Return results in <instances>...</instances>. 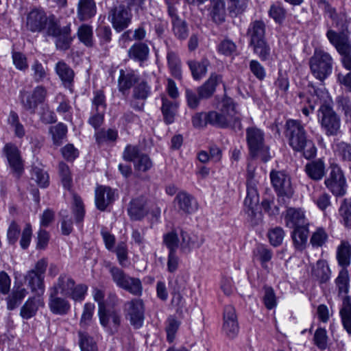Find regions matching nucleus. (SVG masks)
<instances>
[{"label":"nucleus","mask_w":351,"mask_h":351,"mask_svg":"<svg viewBox=\"0 0 351 351\" xmlns=\"http://www.w3.org/2000/svg\"><path fill=\"white\" fill-rule=\"evenodd\" d=\"M24 24L26 29L31 32L45 31L47 35L55 37L56 45L59 49H67L72 41L70 25L60 28L54 18L48 17L43 10H32L27 14Z\"/></svg>","instance_id":"nucleus-1"},{"label":"nucleus","mask_w":351,"mask_h":351,"mask_svg":"<svg viewBox=\"0 0 351 351\" xmlns=\"http://www.w3.org/2000/svg\"><path fill=\"white\" fill-rule=\"evenodd\" d=\"M217 111L195 114L192 123L195 128H202L208 123L219 128L240 125L241 114L238 105L229 97H223L216 105Z\"/></svg>","instance_id":"nucleus-2"},{"label":"nucleus","mask_w":351,"mask_h":351,"mask_svg":"<svg viewBox=\"0 0 351 351\" xmlns=\"http://www.w3.org/2000/svg\"><path fill=\"white\" fill-rule=\"evenodd\" d=\"M320 99L321 106L317 113V120L322 130L327 136H337L340 133L341 120L333 110L332 98L325 88H317L313 96Z\"/></svg>","instance_id":"nucleus-3"},{"label":"nucleus","mask_w":351,"mask_h":351,"mask_svg":"<svg viewBox=\"0 0 351 351\" xmlns=\"http://www.w3.org/2000/svg\"><path fill=\"white\" fill-rule=\"evenodd\" d=\"M285 136L294 151L303 152L306 159L315 157L317 149L312 141L306 139L304 128L299 121L292 119L287 121Z\"/></svg>","instance_id":"nucleus-4"},{"label":"nucleus","mask_w":351,"mask_h":351,"mask_svg":"<svg viewBox=\"0 0 351 351\" xmlns=\"http://www.w3.org/2000/svg\"><path fill=\"white\" fill-rule=\"evenodd\" d=\"M88 287L84 284H76L68 274H62L49 287L48 292L68 297L75 302H82L87 294Z\"/></svg>","instance_id":"nucleus-5"},{"label":"nucleus","mask_w":351,"mask_h":351,"mask_svg":"<svg viewBox=\"0 0 351 351\" xmlns=\"http://www.w3.org/2000/svg\"><path fill=\"white\" fill-rule=\"evenodd\" d=\"M332 63L333 59L328 52L316 47L309 61L311 71L316 79L323 81L332 73Z\"/></svg>","instance_id":"nucleus-6"},{"label":"nucleus","mask_w":351,"mask_h":351,"mask_svg":"<svg viewBox=\"0 0 351 351\" xmlns=\"http://www.w3.org/2000/svg\"><path fill=\"white\" fill-rule=\"evenodd\" d=\"M324 184L335 196H343L346 194L348 187L346 178L339 165H330V173L324 180Z\"/></svg>","instance_id":"nucleus-7"},{"label":"nucleus","mask_w":351,"mask_h":351,"mask_svg":"<svg viewBox=\"0 0 351 351\" xmlns=\"http://www.w3.org/2000/svg\"><path fill=\"white\" fill-rule=\"evenodd\" d=\"M113 282L116 285L133 295H141L143 287L139 279L126 275L118 267H112L110 270Z\"/></svg>","instance_id":"nucleus-8"},{"label":"nucleus","mask_w":351,"mask_h":351,"mask_svg":"<svg viewBox=\"0 0 351 351\" xmlns=\"http://www.w3.org/2000/svg\"><path fill=\"white\" fill-rule=\"evenodd\" d=\"M247 140L250 152L254 156H260L265 162L269 159L268 147L264 145L263 132L260 129L254 127L248 128Z\"/></svg>","instance_id":"nucleus-9"},{"label":"nucleus","mask_w":351,"mask_h":351,"mask_svg":"<svg viewBox=\"0 0 351 351\" xmlns=\"http://www.w3.org/2000/svg\"><path fill=\"white\" fill-rule=\"evenodd\" d=\"M271 184L276 191L280 201L286 203L293 194L289 177L283 171H272L270 173Z\"/></svg>","instance_id":"nucleus-10"},{"label":"nucleus","mask_w":351,"mask_h":351,"mask_svg":"<svg viewBox=\"0 0 351 351\" xmlns=\"http://www.w3.org/2000/svg\"><path fill=\"white\" fill-rule=\"evenodd\" d=\"M126 318L135 328H140L144 322V306L141 300L135 299L125 304Z\"/></svg>","instance_id":"nucleus-11"},{"label":"nucleus","mask_w":351,"mask_h":351,"mask_svg":"<svg viewBox=\"0 0 351 351\" xmlns=\"http://www.w3.org/2000/svg\"><path fill=\"white\" fill-rule=\"evenodd\" d=\"M3 152L12 173L15 176L20 177L23 173L24 165L19 149L16 145L8 143L5 145Z\"/></svg>","instance_id":"nucleus-12"},{"label":"nucleus","mask_w":351,"mask_h":351,"mask_svg":"<svg viewBox=\"0 0 351 351\" xmlns=\"http://www.w3.org/2000/svg\"><path fill=\"white\" fill-rule=\"evenodd\" d=\"M47 95V89L43 86H38L32 92L23 93L21 101L26 109L34 111L45 101Z\"/></svg>","instance_id":"nucleus-13"},{"label":"nucleus","mask_w":351,"mask_h":351,"mask_svg":"<svg viewBox=\"0 0 351 351\" xmlns=\"http://www.w3.org/2000/svg\"><path fill=\"white\" fill-rule=\"evenodd\" d=\"M98 315L100 324L107 332L113 334L117 331L121 322L120 316L117 312L100 308L98 309Z\"/></svg>","instance_id":"nucleus-14"},{"label":"nucleus","mask_w":351,"mask_h":351,"mask_svg":"<svg viewBox=\"0 0 351 351\" xmlns=\"http://www.w3.org/2000/svg\"><path fill=\"white\" fill-rule=\"evenodd\" d=\"M48 307L51 313L57 315H67L71 308L68 297L48 292Z\"/></svg>","instance_id":"nucleus-15"},{"label":"nucleus","mask_w":351,"mask_h":351,"mask_svg":"<svg viewBox=\"0 0 351 351\" xmlns=\"http://www.w3.org/2000/svg\"><path fill=\"white\" fill-rule=\"evenodd\" d=\"M222 330L230 339L234 338L239 332V324L235 309L232 306H227L224 308Z\"/></svg>","instance_id":"nucleus-16"},{"label":"nucleus","mask_w":351,"mask_h":351,"mask_svg":"<svg viewBox=\"0 0 351 351\" xmlns=\"http://www.w3.org/2000/svg\"><path fill=\"white\" fill-rule=\"evenodd\" d=\"M109 19L114 29L117 32H121L131 23L132 15L128 9L124 6H119L112 10Z\"/></svg>","instance_id":"nucleus-17"},{"label":"nucleus","mask_w":351,"mask_h":351,"mask_svg":"<svg viewBox=\"0 0 351 351\" xmlns=\"http://www.w3.org/2000/svg\"><path fill=\"white\" fill-rule=\"evenodd\" d=\"M117 195L111 188L100 185L95 191V202L96 207L100 210H104L107 206L114 202Z\"/></svg>","instance_id":"nucleus-18"},{"label":"nucleus","mask_w":351,"mask_h":351,"mask_svg":"<svg viewBox=\"0 0 351 351\" xmlns=\"http://www.w3.org/2000/svg\"><path fill=\"white\" fill-rule=\"evenodd\" d=\"M285 222L287 227L292 229L309 226L305 211L301 208H288L285 215Z\"/></svg>","instance_id":"nucleus-19"},{"label":"nucleus","mask_w":351,"mask_h":351,"mask_svg":"<svg viewBox=\"0 0 351 351\" xmlns=\"http://www.w3.org/2000/svg\"><path fill=\"white\" fill-rule=\"evenodd\" d=\"M326 36L339 54L343 56L351 53V44L346 34H337L332 30H329Z\"/></svg>","instance_id":"nucleus-20"},{"label":"nucleus","mask_w":351,"mask_h":351,"mask_svg":"<svg viewBox=\"0 0 351 351\" xmlns=\"http://www.w3.org/2000/svg\"><path fill=\"white\" fill-rule=\"evenodd\" d=\"M27 294V291L24 288L22 282H19L17 277H16L12 291L6 299L8 309L13 310L16 308Z\"/></svg>","instance_id":"nucleus-21"},{"label":"nucleus","mask_w":351,"mask_h":351,"mask_svg":"<svg viewBox=\"0 0 351 351\" xmlns=\"http://www.w3.org/2000/svg\"><path fill=\"white\" fill-rule=\"evenodd\" d=\"M175 206L179 210L184 213H192L197 208V203L194 199L188 193L184 192L179 193L175 198Z\"/></svg>","instance_id":"nucleus-22"},{"label":"nucleus","mask_w":351,"mask_h":351,"mask_svg":"<svg viewBox=\"0 0 351 351\" xmlns=\"http://www.w3.org/2000/svg\"><path fill=\"white\" fill-rule=\"evenodd\" d=\"M45 302L40 297L28 298L21 308L20 315L25 319L34 317L40 307H43Z\"/></svg>","instance_id":"nucleus-23"},{"label":"nucleus","mask_w":351,"mask_h":351,"mask_svg":"<svg viewBox=\"0 0 351 351\" xmlns=\"http://www.w3.org/2000/svg\"><path fill=\"white\" fill-rule=\"evenodd\" d=\"M128 215L133 220H140L147 214L146 201L143 197H138L130 202L128 209Z\"/></svg>","instance_id":"nucleus-24"},{"label":"nucleus","mask_w":351,"mask_h":351,"mask_svg":"<svg viewBox=\"0 0 351 351\" xmlns=\"http://www.w3.org/2000/svg\"><path fill=\"white\" fill-rule=\"evenodd\" d=\"M336 258L338 265L347 268L351 263V245L347 241H341L336 250Z\"/></svg>","instance_id":"nucleus-25"},{"label":"nucleus","mask_w":351,"mask_h":351,"mask_svg":"<svg viewBox=\"0 0 351 351\" xmlns=\"http://www.w3.org/2000/svg\"><path fill=\"white\" fill-rule=\"evenodd\" d=\"M77 11L80 21L88 20L96 14L95 2L93 0H79Z\"/></svg>","instance_id":"nucleus-26"},{"label":"nucleus","mask_w":351,"mask_h":351,"mask_svg":"<svg viewBox=\"0 0 351 351\" xmlns=\"http://www.w3.org/2000/svg\"><path fill=\"white\" fill-rule=\"evenodd\" d=\"M325 163L322 159H317L307 163L305 171L307 176L314 180H320L325 175Z\"/></svg>","instance_id":"nucleus-27"},{"label":"nucleus","mask_w":351,"mask_h":351,"mask_svg":"<svg viewBox=\"0 0 351 351\" xmlns=\"http://www.w3.org/2000/svg\"><path fill=\"white\" fill-rule=\"evenodd\" d=\"M180 237L182 241L180 245L184 252H189L194 248L200 247L203 242L202 239H199L195 234L182 230L180 232Z\"/></svg>","instance_id":"nucleus-28"},{"label":"nucleus","mask_w":351,"mask_h":351,"mask_svg":"<svg viewBox=\"0 0 351 351\" xmlns=\"http://www.w3.org/2000/svg\"><path fill=\"white\" fill-rule=\"evenodd\" d=\"M44 278L45 276L38 274L36 271H30L25 276V279L32 291L38 294H43L45 292Z\"/></svg>","instance_id":"nucleus-29"},{"label":"nucleus","mask_w":351,"mask_h":351,"mask_svg":"<svg viewBox=\"0 0 351 351\" xmlns=\"http://www.w3.org/2000/svg\"><path fill=\"white\" fill-rule=\"evenodd\" d=\"M221 82V75L212 74L204 85L198 88V94L202 99L210 97L215 90L216 86Z\"/></svg>","instance_id":"nucleus-30"},{"label":"nucleus","mask_w":351,"mask_h":351,"mask_svg":"<svg viewBox=\"0 0 351 351\" xmlns=\"http://www.w3.org/2000/svg\"><path fill=\"white\" fill-rule=\"evenodd\" d=\"M137 80L138 75L134 71H123V69H121L118 79L119 90L124 92L129 90Z\"/></svg>","instance_id":"nucleus-31"},{"label":"nucleus","mask_w":351,"mask_h":351,"mask_svg":"<svg viewBox=\"0 0 351 351\" xmlns=\"http://www.w3.org/2000/svg\"><path fill=\"white\" fill-rule=\"evenodd\" d=\"M154 81L158 83V78L155 75H151L147 79L142 80L134 88V96L137 99H146L151 93L149 84Z\"/></svg>","instance_id":"nucleus-32"},{"label":"nucleus","mask_w":351,"mask_h":351,"mask_svg":"<svg viewBox=\"0 0 351 351\" xmlns=\"http://www.w3.org/2000/svg\"><path fill=\"white\" fill-rule=\"evenodd\" d=\"M309 226H305L293 229L291 237L296 249L302 250L307 243Z\"/></svg>","instance_id":"nucleus-33"},{"label":"nucleus","mask_w":351,"mask_h":351,"mask_svg":"<svg viewBox=\"0 0 351 351\" xmlns=\"http://www.w3.org/2000/svg\"><path fill=\"white\" fill-rule=\"evenodd\" d=\"M149 53V49L148 46L143 43L134 44L128 51L129 57L139 62L146 60Z\"/></svg>","instance_id":"nucleus-34"},{"label":"nucleus","mask_w":351,"mask_h":351,"mask_svg":"<svg viewBox=\"0 0 351 351\" xmlns=\"http://www.w3.org/2000/svg\"><path fill=\"white\" fill-rule=\"evenodd\" d=\"M161 99L162 102L161 110L164 119L167 124L172 123L176 113L177 104L176 101L168 99L164 95L161 96Z\"/></svg>","instance_id":"nucleus-35"},{"label":"nucleus","mask_w":351,"mask_h":351,"mask_svg":"<svg viewBox=\"0 0 351 351\" xmlns=\"http://www.w3.org/2000/svg\"><path fill=\"white\" fill-rule=\"evenodd\" d=\"M329 239L328 233L324 227H316L310 237V244L314 248L322 247L326 244Z\"/></svg>","instance_id":"nucleus-36"},{"label":"nucleus","mask_w":351,"mask_h":351,"mask_svg":"<svg viewBox=\"0 0 351 351\" xmlns=\"http://www.w3.org/2000/svg\"><path fill=\"white\" fill-rule=\"evenodd\" d=\"M265 26L263 22L255 21L250 23L247 29V35L250 38V43L265 39Z\"/></svg>","instance_id":"nucleus-37"},{"label":"nucleus","mask_w":351,"mask_h":351,"mask_svg":"<svg viewBox=\"0 0 351 351\" xmlns=\"http://www.w3.org/2000/svg\"><path fill=\"white\" fill-rule=\"evenodd\" d=\"M210 16L215 23H221L225 21L226 10L223 0H211Z\"/></svg>","instance_id":"nucleus-38"},{"label":"nucleus","mask_w":351,"mask_h":351,"mask_svg":"<svg viewBox=\"0 0 351 351\" xmlns=\"http://www.w3.org/2000/svg\"><path fill=\"white\" fill-rule=\"evenodd\" d=\"M313 273L321 282H326L331 276V271L325 260H318Z\"/></svg>","instance_id":"nucleus-39"},{"label":"nucleus","mask_w":351,"mask_h":351,"mask_svg":"<svg viewBox=\"0 0 351 351\" xmlns=\"http://www.w3.org/2000/svg\"><path fill=\"white\" fill-rule=\"evenodd\" d=\"M340 315L345 329L351 335V299L348 296H346L343 300Z\"/></svg>","instance_id":"nucleus-40"},{"label":"nucleus","mask_w":351,"mask_h":351,"mask_svg":"<svg viewBox=\"0 0 351 351\" xmlns=\"http://www.w3.org/2000/svg\"><path fill=\"white\" fill-rule=\"evenodd\" d=\"M167 60L171 74L176 79H181V64L177 54L173 51L169 50L167 54Z\"/></svg>","instance_id":"nucleus-41"},{"label":"nucleus","mask_w":351,"mask_h":351,"mask_svg":"<svg viewBox=\"0 0 351 351\" xmlns=\"http://www.w3.org/2000/svg\"><path fill=\"white\" fill-rule=\"evenodd\" d=\"M55 71L64 85L72 82L74 72L65 62L59 61L56 65Z\"/></svg>","instance_id":"nucleus-42"},{"label":"nucleus","mask_w":351,"mask_h":351,"mask_svg":"<svg viewBox=\"0 0 351 351\" xmlns=\"http://www.w3.org/2000/svg\"><path fill=\"white\" fill-rule=\"evenodd\" d=\"M254 260L261 263L265 269L268 270V263L272 257L271 252L263 245H258L254 251Z\"/></svg>","instance_id":"nucleus-43"},{"label":"nucleus","mask_w":351,"mask_h":351,"mask_svg":"<svg viewBox=\"0 0 351 351\" xmlns=\"http://www.w3.org/2000/svg\"><path fill=\"white\" fill-rule=\"evenodd\" d=\"M8 123L14 131L15 136L18 138H23L25 134L24 126L19 121L18 114L11 111L8 117Z\"/></svg>","instance_id":"nucleus-44"},{"label":"nucleus","mask_w":351,"mask_h":351,"mask_svg":"<svg viewBox=\"0 0 351 351\" xmlns=\"http://www.w3.org/2000/svg\"><path fill=\"white\" fill-rule=\"evenodd\" d=\"M49 132L51 134L53 143L59 146L66 136L67 127L64 123H59L51 127Z\"/></svg>","instance_id":"nucleus-45"},{"label":"nucleus","mask_w":351,"mask_h":351,"mask_svg":"<svg viewBox=\"0 0 351 351\" xmlns=\"http://www.w3.org/2000/svg\"><path fill=\"white\" fill-rule=\"evenodd\" d=\"M336 156L342 160L351 161V145L345 142H337L333 145Z\"/></svg>","instance_id":"nucleus-46"},{"label":"nucleus","mask_w":351,"mask_h":351,"mask_svg":"<svg viewBox=\"0 0 351 351\" xmlns=\"http://www.w3.org/2000/svg\"><path fill=\"white\" fill-rule=\"evenodd\" d=\"M208 64V61L206 60H204L200 62L195 61L189 62V66L192 72L193 78L195 80H199L204 76L207 72Z\"/></svg>","instance_id":"nucleus-47"},{"label":"nucleus","mask_w":351,"mask_h":351,"mask_svg":"<svg viewBox=\"0 0 351 351\" xmlns=\"http://www.w3.org/2000/svg\"><path fill=\"white\" fill-rule=\"evenodd\" d=\"M340 294L346 295L349 291V275L347 268H341L335 280Z\"/></svg>","instance_id":"nucleus-48"},{"label":"nucleus","mask_w":351,"mask_h":351,"mask_svg":"<svg viewBox=\"0 0 351 351\" xmlns=\"http://www.w3.org/2000/svg\"><path fill=\"white\" fill-rule=\"evenodd\" d=\"M180 321L173 316L168 317L166 322L167 339L169 342H173L175 339L176 335L180 326Z\"/></svg>","instance_id":"nucleus-49"},{"label":"nucleus","mask_w":351,"mask_h":351,"mask_svg":"<svg viewBox=\"0 0 351 351\" xmlns=\"http://www.w3.org/2000/svg\"><path fill=\"white\" fill-rule=\"evenodd\" d=\"M250 45L253 47L254 53H256L261 60H265L270 54V47L265 39L251 43Z\"/></svg>","instance_id":"nucleus-50"},{"label":"nucleus","mask_w":351,"mask_h":351,"mask_svg":"<svg viewBox=\"0 0 351 351\" xmlns=\"http://www.w3.org/2000/svg\"><path fill=\"white\" fill-rule=\"evenodd\" d=\"M79 337L81 351H97L96 343L87 333L79 332Z\"/></svg>","instance_id":"nucleus-51"},{"label":"nucleus","mask_w":351,"mask_h":351,"mask_svg":"<svg viewBox=\"0 0 351 351\" xmlns=\"http://www.w3.org/2000/svg\"><path fill=\"white\" fill-rule=\"evenodd\" d=\"M263 301L265 307L269 310H271L277 306V299L273 288L264 287Z\"/></svg>","instance_id":"nucleus-52"},{"label":"nucleus","mask_w":351,"mask_h":351,"mask_svg":"<svg viewBox=\"0 0 351 351\" xmlns=\"http://www.w3.org/2000/svg\"><path fill=\"white\" fill-rule=\"evenodd\" d=\"M59 174L64 189L70 190L72 186V177L69 166L64 163L59 164Z\"/></svg>","instance_id":"nucleus-53"},{"label":"nucleus","mask_w":351,"mask_h":351,"mask_svg":"<svg viewBox=\"0 0 351 351\" xmlns=\"http://www.w3.org/2000/svg\"><path fill=\"white\" fill-rule=\"evenodd\" d=\"M78 38L82 43L89 47L93 44V29L88 25H81L77 32Z\"/></svg>","instance_id":"nucleus-54"},{"label":"nucleus","mask_w":351,"mask_h":351,"mask_svg":"<svg viewBox=\"0 0 351 351\" xmlns=\"http://www.w3.org/2000/svg\"><path fill=\"white\" fill-rule=\"evenodd\" d=\"M259 201L258 193L255 186H247V195L244 200V204L250 209L253 210Z\"/></svg>","instance_id":"nucleus-55"},{"label":"nucleus","mask_w":351,"mask_h":351,"mask_svg":"<svg viewBox=\"0 0 351 351\" xmlns=\"http://www.w3.org/2000/svg\"><path fill=\"white\" fill-rule=\"evenodd\" d=\"M73 212L77 222H81L84 217V208L82 199L74 194L73 195Z\"/></svg>","instance_id":"nucleus-56"},{"label":"nucleus","mask_w":351,"mask_h":351,"mask_svg":"<svg viewBox=\"0 0 351 351\" xmlns=\"http://www.w3.org/2000/svg\"><path fill=\"white\" fill-rule=\"evenodd\" d=\"M339 214L346 227L351 228V201L345 200L339 208Z\"/></svg>","instance_id":"nucleus-57"},{"label":"nucleus","mask_w":351,"mask_h":351,"mask_svg":"<svg viewBox=\"0 0 351 351\" xmlns=\"http://www.w3.org/2000/svg\"><path fill=\"white\" fill-rule=\"evenodd\" d=\"M32 178L40 187H46L49 184V176L43 169L34 167L32 170Z\"/></svg>","instance_id":"nucleus-58"},{"label":"nucleus","mask_w":351,"mask_h":351,"mask_svg":"<svg viewBox=\"0 0 351 351\" xmlns=\"http://www.w3.org/2000/svg\"><path fill=\"white\" fill-rule=\"evenodd\" d=\"M311 199L317 206L322 210H325L330 204V197L326 193H322L317 195L313 193Z\"/></svg>","instance_id":"nucleus-59"},{"label":"nucleus","mask_w":351,"mask_h":351,"mask_svg":"<svg viewBox=\"0 0 351 351\" xmlns=\"http://www.w3.org/2000/svg\"><path fill=\"white\" fill-rule=\"evenodd\" d=\"M95 308V304L93 303L87 302L84 304L80 319L82 326H87L90 324L94 314Z\"/></svg>","instance_id":"nucleus-60"},{"label":"nucleus","mask_w":351,"mask_h":351,"mask_svg":"<svg viewBox=\"0 0 351 351\" xmlns=\"http://www.w3.org/2000/svg\"><path fill=\"white\" fill-rule=\"evenodd\" d=\"M269 15L276 23H280L285 19V10L280 4H273L269 10Z\"/></svg>","instance_id":"nucleus-61"},{"label":"nucleus","mask_w":351,"mask_h":351,"mask_svg":"<svg viewBox=\"0 0 351 351\" xmlns=\"http://www.w3.org/2000/svg\"><path fill=\"white\" fill-rule=\"evenodd\" d=\"M327 340L326 330L322 328H317L314 335L315 344L319 349L324 350L327 347Z\"/></svg>","instance_id":"nucleus-62"},{"label":"nucleus","mask_w":351,"mask_h":351,"mask_svg":"<svg viewBox=\"0 0 351 351\" xmlns=\"http://www.w3.org/2000/svg\"><path fill=\"white\" fill-rule=\"evenodd\" d=\"M339 109L343 113L346 121H351V101L346 97H339L337 101Z\"/></svg>","instance_id":"nucleus-63"},{"label":"nucleus","mask_w":351,"mask_h":351,"mask_svg":"<svg viewBox=\"0 0 351 351\" xmlns=\"http://www.w3.org/2000/svg\"><path fill=\"white\" fill-rule=\"evenodd\" d=\"M218 51L225 56H231L236 52L237 46L230 40L225 39L218 46Z\"/></svg>","instance_id":"nucleus-64"}]
</instances>
